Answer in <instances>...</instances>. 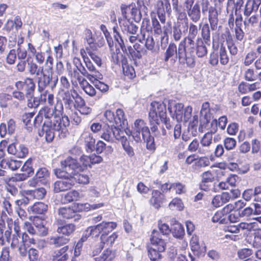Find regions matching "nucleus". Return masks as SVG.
<instances>
[{
  "label": "nucleus",
  "mask_w": 261,
  "mask_h": 261,
  "mask_svg": "<svg viewBox=\"0 0 261 261\" xmlns=\"http://www.w3.org/2000/svg\"><path fill=\"white\" fill-rule=\"evenodd\" d=\"M57 106L54 109L47 107L42 108L34 120L35 126H39L43 117L45 118L42 129L39 132V135L44 137L48 142H51L56 134L60 138H65L67 133V127L70 124L67 116H61L60 112H58V113L56 112Z\"/></svg>",
  "instance_id": "f257e3e1"
},
{
  "label": "nucleus",
  "mask_w": 261,
  "mask_h": 261,
  "mask_svg": "<svg viewBox=\"0 0 261 261\" xmlns=\"http://www.w3.org/2000/svg\"><path fill=\"white\" fill-rule=\"evenodd\" d=\"M7 223L8 227L4 232V238L7 242L10 243L11 248H17L22 256H25L28 253L30 261H37L39 258V251L33 248L28 251V248L36 244L35 240L25 232L21 234L18 224L13 222L12 219L8 221Z\"/></svg>",
  "instance_id": "f03ea898"
},
{
  "label": "nucleus",
  "mask_w": 261,
  "mask_h": 261,
  "mask_svg": "<svg viewBox=\"0 0 261 261\" xmlns=\"http://www.w3.org/2000/svg\"><path fill=\"white\" fill-rule=\"evenodd\" d=\"M180 48L179 44L177 49L175 44L170 43L165 54V62H167L170 59L171 62L175 63L178 58L180 64H186L188 67H193L195 65V56L191 48H188L187 45L184 46L183 50Z\"/></svg>",
  "instance_id": "7ed1b4c3"
},
{
  "label": "nucleus",
  "mask_w": 261,
  "mask_h": 261,
  "mask_svg": "<svg viewBox=\"0 0 261 261\" xmlns=\"http://www.w3.org/2000/svg\"><path fill=\"white\" fill-rule=\"evenodd\" d=\"M133 129V131L129 133L136 142H139L144 140L146 143L147 149L151 151L155 150L154 138L150 135L149 128L143 120H136Z\"/></svg>",
  "instance_id": "20e7f679"
},
{
  "label": "nucleus",
  "mask_w": 261,
  "mask_h": 261,
  "mask_svg": "<svg viewBox=\"0 0 261 261\" xmlns=\"http://www.w3.org/2000/svg\"><path fill=\"white\" fill-rule=\"evenodd\" d=\"M166 108L164 102L158 101L151 102L149 113V120L152 132L158 130L160 121L166 122Z\"/></svg>",
  "instance_id": "39448f33"
},
{
  "label": "nucleus",
  "mask_w": 261,
  "mask_h": 261,
  "mask_svg": "<svg viewBox=\"0 0 261 261\" xmlns=\"http://www.w3.org/2000/svg\"><path fill=\"white\" fill-rule=\"evenodd\" d=\"M206 128L208 131L205 133L200 139V144L201 149L200 151L202 154L208 153L210 151V147L213 144V135L217 131V121L213 120L211 121V125L207 126L206 125L202 124L201 121V124L199 127V131L203 133L204 129Z\"/></svg>",
  "instance_id": "423d86ee"
},
{
  "label": "nucleus",
  "mask_w": 261,
  "mask_h": 261,
  "mask_svg": "<svg viewBox=\"0 0 261 261\" xmlns=\"http://www.w3.org/2000/svg\"><path fill=\"white\" fill-rule=\"evenodd\" d=\"M61 166L68 170H72V172L84 171L88 167L91 168L89 155H82L78 161L76 159L68 156L61 161Z\"/></svg>",
  "instance_id": "0eeeda50"
},
{
  "label": "nucleus",
  "mask_w": 261,
  "mask_h": 261,
  "mask_svg": "<svg viewBox=\"0 0 261 261\" xmlns=\"http://www.w3.org/2000/svg\"><path fill=\"white\" fill-rule=\"evenodd\" d=\"M54 173L58 178H63L54 182L53 188L55 192L59 193L71 189L73 187L72 181L67 170L62 168V169H55Z\"/></svg>",
  "instance_id": "6e6552de"
},
{
  "label": "nucleus",
  "mask_w": 261,
  "mask_h": 261,
  "mask_svg": "<svg viewBox=\"0 0 261 261\" xmlns=\"http://www.w3.org/2000/svg\"><path fill=\"white\" fill-rule=\"evenodd\" d=\"M117 223L115 222H107L103 221L102 222L94 226L88 227L89 233H92V236L98 237L108 234L112 232L116 227Z\"/></svg>",
  "instance_id": "1a4fd4ad"
},
{
  "label": "nucleus",
  "mask_w": 261,
  "mask_h": 261,
  "mask_svg": "<svg viewBox=\"0 0 261 261\" xmlns=\"http://www.w3.org/2000/svg\"><path fill=\"white\" fill-rule=\"evenodd\" d=\"M168 109L171 112L172 108ZM175 118L178 122H187L192 116V107L188 106L184 108V105L181 103H176L173 107Z\"/></svg>",
  "instance_id": "9d476101"
},
{
  "label": "nucleus",
  "mask_w": 261,
  "mask_h": 261,
  "mask_svg": "<svg viewBox=\"0 0 261 261\" xmlns=\"http://www.w3.org/2000/svg\"><path fill=\"white\" fill-rule=\"evenodd\" d=\"M123 136L124 132L112 124L103 130L101 138L107 142L114 143L116 140L120 141Z\"/></svg>",
  "instance_id": "9b49d317"
},
{
  "label": "nucleus",
  "mask_w": 261,
  "mask_h": 261,
  "mask_svg": "<svg viewBox=\"0 0 261 261\" xmlns=\"http://www.w3.org/2000/svg\"><path fill=\"white\" fill-rule=\"evenodd\" d=\"M45 70H43V73H40L41 76L37 77L38 89L39 92L43 91L47 86L50 85L51 89H54L56 87L58 82V77H53L52 72H47Z\"/></svg>",
  "instance_id": "f8f14e48"
},
{
  "label": "nucleus",
  "mask_w": 261,
  "mask_h": 261,
  "mask_svg": "<svg viewBox=\"0 0 261 261\" xmlns=\"http://www.w3.org/2000/svg\"><path fill=\"white\" fill-rule=\"evenodd\" d=\"M188 35L185 37L179 43V47L183 50L184 46L187 45L188 48H191V51L194 54V39L198 34L197 27L192 23L188 24Z\"/></svg>",
  "instance_id": "ddd939ff"
},
{
  "label": "nucleus",
  "mask_w": 261,
  "mask_h": 261,
  "mask_svg": "<svg viewBox=\"0 0 261 261\" xmlns=\"http://www.w3.org/2000/svg\"><path fill=\"white\" fill-rule=\"evenodd\" d=\"M34 57L36 62L39 65L42 64L45 61V71L46 72H53L54 59L50 54L46 57L45 53L38 51L34 56Z\"/></svg>",
  "instance_id": "4468645a"
},
{
  "label": "nucleus",
  "mask_w": 261,
  "mask_h": 261,
  "mask_svg": "<svg viewBox=\"0 0 261 261\" xmlns=\"http://www.w3.org/2000/svg\"><path fill=\"white\" fill-rule=\"evenodd\" d=\"M15 87L17 90L24 91L27 96H31L35 91V84L33 79L27 77L24 81L17 82Z\"/></svg>",
  "instance_id": "2eb2a0df"
},
{
  "label": "nucleus",
  "mask_w": 261,
  "mask_h": 261,
  "mask_svg": "<svg viewBox=\"0 0 261 261\" xmlns=\"http://www.w3.org/2000/svg\"><path fill=\"white\" fill-rule=\"evenodd\" d=\"M157 14L158 17L163 24L166 22L165 13L169 15L171 12V5L169 1H159L156 4Z\"/></svg>",
  "instance_id": "dca6fc26"
},
{
  "label": "nucleus",
  "mask_w": 261,
  "mask_h": 261,
  "mask_svg": "<svg viewBox=\"0 0 261 261\" xmlns=\"http://www.w3.org/2000/svg\"><path fill=\"white\" fill-rule=\"evenodd\" d=\"M150 241L151 246L154 248L159 251L164 252L165 250L166 243L158 230H153L152 231Z\"/></svg>",
  "instance_id": "f3484780"
},
{
  "label": "nucleus",
  "mask_w": 261,
  "mask_h": 261,
  "mask_svg": "<svg viewBox=\"0 0 261 261\" xmlns=\"http://www.w3.org/2000/svg\"><path fill=\"white\" fill-rule=\"evenodd\" d=\"M188 29V20L185 19L183 22L177 21L172 29V36L175 41L181 38L182 34L186 33Z\"/></svg>",
  "instance_id": "a211bd4d"
},
{
  "label": "nucleus",
  "mask_w": 261,
  "mask_h": 261,
  "mask_svg": "<svg viewBox=\"0 0 261 261\" xmlns=\"http://www.w3.org/2000/svg\"><path fill=\"white\" fill-rule=\"evenodd\" d=\"M7 151L19 158H23L28 154V149L22 144L12 143L8 146Z\"/></svg>",
  "instance_id": "6ab92c4d"
},
{
  "label": "nucleus",
  "mask_w": 261,
  "mask_h": 261,
  "mask_svg": "<svg viewBox=\"0 0 261 261\" xmlns=\"http://www.w3.org/2000/svg\"><path fill=\"white\" fill-rule=\"evenodd\" d=\"M66 170V169H65ZM70 179H72V186H73L75 182L79 184L87 185L89 183L90 178L87 174L80 173L81 171L72 172V170H68Z\"/></svg>",
  "instance_id": "aec40b11"
},
{
  "label": "nucleus",
  "mask_w": 261,
  "mask_h": 261,
  "mask_svg": "<svg viewBox=\"0 0 261 261\" xmlns=\"http://www.w3.org/2000/svg\"><path fill=\"white\" fill-rule=\"evenodd\" d=\"M83 51L85 53V51L84 49H82L81 50V53L84 58L86 67L90 72L89 73L91 74L90 77L91 78V80L92 81L93 79L94 80L102 79V75L96 69L92 63L90 61L88 57L85 58L83 53Z\"/></svg>",
  "instance_id": "412c9836"
},
{
  "label": "nucleus",
  "mask_w": 261,
  "mask_h": 261,
  "mask_svg": "<svg viewBox=\"0 0 261 261\" xmlns=\"http://www.w3.org/2000/svg\"><path fill=\"white\" fill-rule=\"evenodd\" d=\"M81 139L83 142L87 152L94 150L95 140L91 134L89 132L83 133Z\"/></svg>",
  "instance_id": "4be33fe9"
},
{
  "label": "nucleus",
  "mask_w": 261,
  "mask_h": 261,
  "mask_svg": "<svg viewBox=\"0 0 261 261\" xmlns=\"http://www.w3.org/2000/svg\"><path fill=\"white\" fill-rule=\"evenodd\" d=\"M59 214L67 219H73L74 221L81 219V216L70 207H62L59 210Z\"/></svg>",
  "instance_id": "5701e85b"
},
{
  "label": "nucleus",
  "mask_w": 261,
  "mask_h": 261,
  "mask_svg": "<svg viewBox=\"0 0 261 261\" xmlns=\"http://www.w3.org/2000/svg\"><path fill=\"white\" fill-rule=\"evenodd\" d=\"M231 199V196L228 192H223L221 194L216 195L212 200V204L216 207L222 206Z\"/></svg>",
  "instance_id": "b1692460"
},
{
  "label": "nucleus",
  "mask_w": 261,
  "mask_h": 261,
  "mask_svg": "<svg viewBox=\"0 0 261 261\" xmlns=\"http://www.w3.org/2000/svg\"><path fill=\"white\" fill-rule=\"evenodd\" d=\"M210 103L208 102H204L201 107L200 111L201 118L200 121L202 122V124L206 125L208 126L211 125V121H210Z\"/></svg>",
  "instance_id": "393cba45"
},
{
  "label": "nucleus",
  "mask_w": 261,
  "mask_h": 261,
  "mask_svg": "<svg viewBox=\"0 0 261 261\" xmlns=\"http://www.w3.org/2000/svg\"><path fill=\"white\" fill-rule=\"evenodd\" d=\"M244 79L248 82H254L258 80L261 82V71L257 72L253 68H247L243 72Z\"/></svg>",
  "instance_id": "a878e982"
},
{
  "label": "nucleus",
  "mask_w": 261,
  "mask_h": 261,
  "mask_svg": "<svg viewBox=\"0 0 261 261\" xmlns=\"http://www.w3.org/2000/svg\"><path fill=\"white\" fill-rule=\"evenodd\" d=\"M69 247L65 246L54 252L53 261H66L69 257Z\"/></svg>",
  "instance_id": "bb28decb"
},
{
  "label": "nucleus",
  "mask_w": 261,
  "mask_h": 261,
  "mask_svg": "<svg viewBox=\"0 0 261 261\" xmlns=\"http://www.w3.org/2000/svg\"><path fill=\"white\" fill-rule=\"evenodd\" d=\"M171 224L172 225L171 230L173 237L176 238L182 237L185 234V230L181 224L175 218L171 220Z\"/></svg>",
  "instance_id": "cd10ccee"
},
{
  "label": "nucleus",
  "mask_w": 261,
  "mask_h": 261,
  "mask_svg": "<svg viewBox=\"0 0 261 261\" xmlns=\"http://www.w3.org/2000/svg\"><path fill=\"white\" fill-rule=\"evenodd\" d=\"M164 196L158 190H153L152 192V197L150 198V204L156 209L161 207L164 200Z\"/></svg>",
  "instance_id": "c85d7f7f"
},
{
  "label": "nucleus",
  "mask_w": 261,
  "mask_h": 261,
  "mask_svg": "<svg viewBox=\"0 0 261 261\" xmlns=\"http://www.w3.org/2000/svg\"><path fill=\"white\" fill-rule=\"evenodd\" d=\"M257 83L249 84L245 82H241L238 87V91L240 94H246L257 89Z\"/></svg>",
  "instance_id": "c756f323"
},
{
  "label": "nucleus",
  "mask_w": 261,
  "mask_h": 261,
  "mask_svg": "<svg viewBox=\"0 0 261 261\" xmlns=\"http://www.w3.org/2000/svg\"><path fill=\"white\" fill-rule=\"evenodd\" d=\"M122 31L129 35H136L138 31V27L134 23H130L127 20L120 22Z\"/></svg>",
  "instance_id": "7c9ffc66"
},
{
  "label": "nucleus",
  "mask_w": 261,
  "mask_h": 261,
  "mask_svg": "<svg viewBox=\"0 0 261 261\" xmlns=\"http://www.w3.org/2000/svg\"><path fill=\"white\" fill-rule=\"evenodd\" d=\"M69 239L63 236H55L48 238V243L55 247H60L67 244L69 242Z\"/></svg>",
  "instance_id": "2f4dec72"
},
{
  "label": "nucleus",
  "mask_w": 261,
  "mask_h": 261,
  "mask_svg": "<svg viewBox=\"0 0 261 261\" xmlns=\"http://www.w3.org/2000/svg\"><path fill=\"white\" fill-rule=\"evenodd\" d=\"M188 14L191 19L194 22H197L200 18V7L198 3L190 8H186Z\"/></svg>",
  "instance_id": "473e14b6"
},
{
  "label": "nucleus",
  "mask_w": 261,
  "mask_h": 261,
  "mask_svg": "<svg viewBox=\"0 0 261 261\" xmlns=\"http://www.w3.org/2000/svg\"><path fill=\"white\" fill-rule=\"evenodd\" d=\"M214 179V177L212 172L207 171L202 174V180L200 185L201 189L204 191H207L209 188V184L212 182Z\"/></svg>",
  "instance_id": "72a5a7b5"
},
{
  "label": "nucleus",
  "mask_w": 261,
  "mask_h": 261,
  "mask_svg": "<svg viewBox=\"0 0 261 261\" xmlns=\"http://www.w3.org/2000/svg\"><path fill=\"white\" fill-rule=\"evenodd\" d=\"M117 238L118 234L116 232H113L109 236H108V234L101 236V242L99 247V249L100 250L102 249L105 245H107V246H112Z\"/></svg>",
  "instance_id": "f704fd0d"
},
{
  "label": "nucleus",
  "mask_w": 261,
  "mask_h": 261,
  "mask_svg": "<svg viewBox=\"0 0 261 261\" xmlns=\"http://www.w3.org/2000/svg\"><path fill=\"white\" fill-rule=\"evenodd\" d=\"M28 71L31 75L38 76L40 73H43L44 68L43 66H39L37 63L33 61L28 62Z\"/></svg>",
  "instance_id": "c9c22d12"
},
{
  "label": "nucleus",
  "mask_w": 261,
  "mask_h": 261,
  "mask_svg": "<svg viewBox=\"0 0 261 261\" xmlns=\"http://www.w3.org/2000/svg\"><path fill=\"white\" fill-rule=\"evenodd\" d=\"M22 162L13 159H4L1 162L2 167H8L10 169L14 171L18 169L22 165Z\"/></svg>",
  "instance_id": "e433bc0d"
},
{
  "label": "nucleus",
  "mask_w": 261,
  "mask_h": 261,
  "mask_svg": "<svg viewBox=\"0 0 261 261\" xmlns=\"http://www.w3.org/2000/svg\"><path fill=\"white\" fill-rule=\"evenodd\" d=\"M208 12V19L211 24V29L212 30H215L217 29L218 22V14L217 10L215 8L211 7L210 8Z\"/></svg>",
  "instance_id": "4c0bfd02"
},
{
  "label": "nucleus",
  "mask_w": 261,
  "mask_h": 261,
  "mask_svg": "<svg viewBox=\"0 0 261 261\" xmlns=\"http://www.w3.org/2000/svg\"><path fill=\"white\" fill-rule=\"evenodd\" d=\"M28 210L33 214H42L47 211V205L43 202H38L29 207Z\"/></svg>",
  "instance_id": "58836bf2"
},
{
  "label": "nucleus",
  "mask_w": 261,
  "mask_h": 261,
  "mask_svg": "<svg viewBox=\"0 0 261 261\" xmlns=\"http://www.w3.org/2000/svg\"><path fill=\"white\" fill-rule=\"evenodd\" d=\"M33 224L36 227V234L45 236L47 234V228L44 225L43 222L38 218L34 219Z\"/></svg>",
  "instance_id": "ea45409f"
},
{
  "label": "nucleus",
  "mask_w": 261,
  "mask_h": 261,
  "mask_svg": "<svg viewBox=\"0 0 261 261\" xmlns=\"http://www.w3.org/2000/svg\"><path fill=\"white\" fill-rule=\"evenodd\" d=\"M80 198V194L76 190H72L62 197L61 201L63 203H68L76 201Z\"/></svg>",
  "instance_id": "a19ab883"
},
{
  "label": "nucleus",
  "mask_w": 261,
  "mask_h": 261,
  "mask_svg": "<svg viewBox=\"0 0 261 261\" xmlns=\"http://www.w3.org/2000/svg\"><path fill=\"white\" fill-rule=\"evenodd\" d=\"M115 253L111 250L107 249L98 256L93 258L94 261H112L115 258Z\"/></svg>",
  "instance_id": "79ce46f5"
},
{
  "label": "nucleus",
  "mask_w": 261,
  "mask_h": 261,
  "mask_svg": "<svg viewBox=\"0 0 261 261\" xmlns=\"http://www.w3.org/2000/svg\"><path fill=\"white\" fill-rule=\"evenodd\" d=\"M139 42L145 44V47L148 50L153 51L155 45V41L153 38L152 34H146L144 38L142 36H140Z\"/></svg>",
  "instance_id": "37998d69"
},
{
  "label": "nucleus",
  "mask_w": 261,
  "mask_h": 261,
  "mask_svg": "<svg viewBox=\"0 0 261 261\" xmlns=\"http://www.w3.org/2000/svg\"><path fill=\"white\" fill-rule=\"evenodd\" d=\"M84 33L85 35V39L89 46L88 47L92 50H96L97 45L95 43V38L93 36L92 31L89 29H86Z\"/></svg>",
  "instance_id": "c03bdc74"
},
{
  "label": "nucleus",
  "mask_w": 261,
  "mask_h": 261,
  "mask_svg": "<svg viewBox=\"0 0 261 261\" xmlns=\"http://www.w3.org/2000/svg\"><path fill=\"white\" fill-rule=\"evenodd\" d=\"M75 225L72 224H68L64 225L59 226L57 232L66 236H69L75 230Z\"/></svg>",
  "instance_id": "a18cd8bd"
},
{
  "label": "nucleus",
  "mask_w": 261,
  "mask_h": 261,
  "mask_svg": "<svg viewBox=\"0 0 261 261\" xmlns=\"http://www.w3.org/2000/svg\"><path fill=\"white\" fill-rule=\"evenodd\" d=\"M34 114L33 113H28L23 114L22 116V121L25 125L27 127L28 129L30 131L32 128V126H34L35 127H37L38 126H35L34 123L33 118Z\"/></svg>",
  "instance_id": "49530a36"
},
{
  "label": "nucleus",
  "mask_w": 261,
  "mask_h": 261,
  "mask_svg": "<svg viewBox=\"0 0 261 261\" xmlns=\"http://www.w3.org/2000/svg\"><path fill=\"white\" fill-rule=\"evenodd\" d=\"M74 96V93L73 90L70 92L69 91H67L64 92L63 96V100L66 108L71 109L73 105V96Z\"/></svg>",
  "instance_id": "de8ad7c7"
},
{
  "label": "nucleus",
  "mask_w": 261,
  "mask_h": 261,
  "mask_svg": "<svg viewBox=\"0 0 261 261\" xmlns=\"http://www.w3.org/2000/svg\"><path fill=\"white\" fill-rule=\"evenodd\" d=\"M152 26L150 25V20L148 18H144L140 28V36L144 38L145 35L152 34Z\"/></svg>",
  "instance_id": "09e8293b"
},
{
  "label": "nucleus",
  "mask_w": 261,
  "mask_h": 261,
  "mask_svg": "<svg viewBox=\"0 0 261 261\" xmlns=\"http://www.w3.org/2000/svg\"><path fill=\"white\" fill-rule=\"evenodd\" d=\"M210 165V161L207 156H203L198 157L195 160L193 166L195 169H199L208 166Z\"/></svg>",
  "instance_id": "8fccbe9b"
},
{
  "label": "nucleus",
  "mask_w": 261,
  "mask_h": 261,
  "mask_svg": "<svg viewBox=\"0 0 261 261\" xmlns=\"http://www.w3.org/2000/svg\"><path fill=\"white\" fill-rule=\"evenodd\" d=\"M239 227L242 230L247 231H255L259 228V225L256 222H241L239 224Z\"/></svg>",
  "instance_id": "3c124183"
},
{
  "label": "nucleus",
  "mask_w": 261,
  "mask_h": 261,
  "mask_svg": "<svg viewBox=\"0 0 261 261\" xmlns=\"http://www.w3.org/2000/svg\"><path fill=\"white\" fill-rule=\"evenodd\" d=\"M212 220L214 223L226 224L228 222L227 215H225L222 211H218L213 216Z\"/></svg>",
  "instance_id": "603ef678"
},
{
  "label": "nucleus",
  "mask_w": 261,
  "mask_h": 261,
  "mask_svg": "<svg viewBox=\"0 0 261 261\" xmlns=\"http://www.w3.org/2000/svg\"><path fill=\"white\" fill-rule=\"evenodd\" d=\"M201 36L204 43L207 45L211 44V33L210 29L208 24H204L201 29Z\"/></svg>",
  "instance_id": "864d4df0"
},
{
  "label": "nucleus",
  "mask_w": 261,
  "mask_h": 261,
  "mask_svg": "<svg viewBox=\"0 0 261 261\" xmlns=\"http://www.w3.org/2000/svg\"><path fill=\"white\" fill-rule=\"evenodd\" d=\"M195 51L197 57L202 58L207 55V49L202 41L199 42L197 43L196 47L194 48V51Z\"/></svg>",
  "instance_id": "5fc2aeb1"
},
{
  "label": "nucleus",
  "mask_w": 261,
  "mask_h": 261,
  "mask_svg": "<svg viewBox=\"0 0 261 261\" xmlns=\"http://www.w3.org/2000/svg\"><path fill=\"white\" fill-rule=\"evenodd\" d=\"M151 22H152V29L155 34L158 35H161L163 32V29L162 28L161 25L159 23L158 19L155 17H151ZM164 33L165 35L167 34L166 30H165L164 31Z\"/></svg>",
  "instance_id": "6e6d98bb"
},
{
  "label": "nucleus",
  "mask_w": 261,
  "mask_h": 261,
  "mask_svg": "<svg viewBox=\"0 0 261 261\" xmlns=\"http://www.w3.org/2000/svg\"><path fill=\"white\" fill-rule=\"evenodd\" d=\"M46 191L43 188H40L34 190L28 191L27 193L33 196L34 198L41 199L44 198Z\"/></svg>",
  "instance_id": "4d7b16f0"
},
{
  "label": "nucleus",
  "mask_w": 261,
  "mask_h": 261,
  "mask_svg": "<svg viewBox=\"0 0 261 261\" xmlns=\"http://www.w3.org/2000/svg\"><path fill=\"white\" fill-rule=\"evenodd\" d=\"M83 90L89 96H93L96 94L95 89L85 80L80 84Z\"/></svg>",
  "instance_id": "13d9d810"
},
{
  "label": "nucleus",
  "mask_w": 261,
  "mask_h": 261,
  "mask_svg": "<svg viewBox=\"0 0 261 261\" xmlns=\"http://www.w3.org/2000/svg\"><path fill=\"white\" fill-rule=\"evenodd\" d=\"M73 92L74 93L73 99L74 100V102H73V107L77 110L80 107L81 108L85 105V101L75 90H73Z\"/></svg>",
  "instance_id": "bf43d9fd"
},
{
  "label": "nucleus",
  "mask_w": 261,
  "mask_h": 261,
  "mask_svg": "<svg viewBox=\"0 0 261 261\" xmlns=\"http://www.w3.org/2000/svg\"><path fill=\"white\" fill-rule=\"evenodd\" d=\"M169 207L173 211H181L183 210L184 204L180 198H175L169 203Z\"/></svg>",
  "instance_id": "052dcab7"
},
{
  "label": "nucleus",
  "mask_w": 261,
  "mask_h": 261,
  "mask_svg": "<svg viewBox=\"0 0 261 261\" xmlns=\"http://www.w3.org/2000/svg\"><path fill=\"white\" fill-rule=\"evenodd\" d=\"M122 147L127 155L130 157L134 155L135 153L133 148L129 145L126 138L124 136L120 140Z\"/></svg>",
  "instance_id": "680f3d73"
},
{
  "label": "nucleus",
  "mask_w": 261,
  "mask_h": 261,
  "mask_svg": "<svg viewBox=\"0 0 261 261\" xmlns=\"http://www.w3.org/2000/svg\"><path fill=\"white\" fill-rule=\"evenodd\" d=\"M200 141L196 138L194 139L189 144L188 147V150L190 152H197L198 153L202 154V152L200 151Z\"/></svg>",
  "instance_id": "e2e57ef3"
},
{
  "label": "nucleus",
  "mask_w": 261,
  "mask_h": 261,
  "mask_svg": "<svg viewBox=\"0 0 261 261\" xmlns=\"http://www.w3.org/2000/svg\"><path fill=\"white\" fill-rule=\"evenodd\" d=\"M193 120L190 122L187 130L189 131L191 135L193 137H196L197 135V125L198 124V117L197 115L193 116Z\"/></svg>",
  "instance_id": "0e129e2a"
},
{
  "label": "nucleus",
  "mask_w": 261,
  "mask_h": 261,
  "mask_svg": "<svg viewBox=\"0 0 261 261\" xmlns=\"http://www.w3.org/2000/svg\"><path fill=\"white\" fill-rule=\"evenodd\" d=\"M162 251H159L157 249L154 248L153 247L148 248V255L150 260L154 261L161 257V253Z\"/></svg>",
  "instance_id": "69168bd1"
},
{
  "label": "nucleus",
  "mask_w": 261,
  "mask_h": 261,
  "mask_svg": "<svg viewBox=\"0 0 261 261\" xmlns=\"http://www.w3.org/2000/svg\"><path fill=\"white\" fill-rule=\"evenodd\" d=\"M36 176L40 180L46 179L49 176V171L46 168H40L36 173Z\"/></svg>",
  "instance_id": "338daca9"
},
{
  "label": "nucleus",
  "mask_w": 261,
  "mask_h": 261,
  "mask_svg": "<svg viewBox=\"0 0 261 261\" xmlns=\"http://www.w3.org/2000/svg\"><path fill=\"white\" fill-rule=\"evenodd\" d=\"M251 152L253 154L259 152L261 156V144L257 139H253L251 141Z\"/></svg>",
  "instance_id": "774afa93"
}]
</instances>
